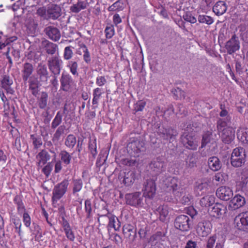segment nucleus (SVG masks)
<instances>
[{
  "mask_svg": "<svg viewBox=\"0 0 248 248\" xmlns=\"http://www.w3.org/2000/svg\"><path fill=\"white\" fill-rule=\"evenodd\" d=\"M156 210L160 215V220L162 222L165 221L169 214L168 206L166 205H160Z\"/></svg>",
  "mask_w": 248,
  "mask_h": 248,
  "instance_id": "58836bf2",
  "label": "nucleus"
},
{
  "mask_svg": "<svg viewBox=\"0 0 248 248\" xmlns=\"http://www.w3.org/2000/svg\"><path fill=\"white\" fill-rule=\"evenodd\" d=\"M62 113L60 111L57 112L54 119L51 123V128L52 129H55L62 123Z\"/></svg>",
  "mask_w": 248,
  "mask_h": 248,
  "instance_id": "a18cd8bd",
  "label": "nucleus"
},
{
  "mask_svg": "<svg viewBox=\"0 0 248 248\" xmlns=\"http://www.w3.org/2000/svg\"><path fill=\"white\" fill-rule=\"evenodd\" d=\"M88 148L93 158L94 159L97 154L96 151V139H94L93 140H90L88 144Z\"/></svg>",
  "mask_w": 248,
  "mask_h": 248,
  "instance_id": "49530a36",
  "label": "nucleus"
},
{
  "mask_svg": "<svg viewBox=\"0 0 248 248\" xmlns=\"http://www.w3.org/2000/svg\"><path fill=\"white\" fill-rule=\"evenodd\" d=\"M225 47L227 53L230 55H232L238 50L240 48V41L238 37L234 34L231 38L226 43Z\"/></svg>",
  "mask_w": 248,
  "mask_h": 248,
  "instance_id": "2eb2a0df",
  "label": "nucleus"
},
{
  "mask_svg": "<svg viewBox=\"0 0 248 248\" xmlns=\"http://www.w3.org/2000/svg\"><path fill=\"white\" fill-rule=\"evenodd\" d=\"M123 8V3L119 0L108 8L109 11H120Z\"/></svg>",
  "mask_w": 248,
  "mask_h": 248,
  "instance_id": "bf43d9fd",
  "label": "nucleus"
},
{
  "mask_svg": "<svg viewBox=\"0 0 248 248\" xmlns=\"http://www.w3.org/2000/svg\"><path fill=\"white\" fill-rule=\"evenodd\" d=\"M68 185V181L64 179L61 183L58 184L54 186L52 197L53 202H56L64 195L67 191Z\"/></svg>",
  "mask_w": 248,
  "mask_h": 248,
  "instance_id": "0eeeda50",
  "label": "nucleus"
},
{
  "mask_svg": "<svg viewBox=\"0 0 248 248\" xmlns=\"http://www.w3.org/2000/svg\"><path fill=\"white\" fill-rule=\"evenodd\" d=\"M216 195L221 200L228 201L232 197L233 192L230 187L221 186L217 189Z\"/></svg>",
  "mask_w": 248,
  "mask_h": 248,
  "instance_id": "f3484780",
  "label": "nucleus"
},
{
  "mask_svg": "<svg viewBox=\"0 0 248 248\" xmlns=\"http://www.w3.org/2000/svg\"><path fill=\"white\" fill-rule=\"evenodd\" d=\"M36 14L43 19L47 20V7H42L39 8L36 11Z\"/></svg>",
  "mask_w": 248,
  "mask_h": 248,
  "instance_id": "680f3d73",
  "label": "nucleus"
},
{
  "mask_svg": "<svg viewBox=\"0 0 248 248\" xmlns=\"http://www.w3.org/2000/svg\"><path fill=\"white\" fill-rule=\"evenodd\" d=\"M231 119L230 116H227L225 118H219L217 121V128L218 132L226 129L227 127L231 123Z\"/></svg>",
  "mask_w": 248,
  "mask_h": 248,
  "instance_id": "473e14b6",
  "label": "nucleus"
},
{
  "mask_svg": "<svg viewBox=\"0 0 248 248\" xmlns=\"http://www.w3.org/2000/svg\"><path fill=\"white\" fill-rule=\"evenodd\" d=\"M146 102L143 100L138 101L134 105V110L136 112L142 111L144 108Z\"/></svg>",
  "mask_w": 248,
  "mask_h": 248,
  "instance_id": "69168bd1",
  "label": "nucleus"
},
{
  "mask_svg": "<svg viewBox=\"0 0 248 248\" xmlns=\"http://www.w3.org/2000/svg\"><path fill=\"white\" fill-rule=\"evenodd\" d=\"M13 84V79L8 75H4L1 81L2 88H6Z\"/></svg>",
  "mask_w": 248,
  "mask_h": 248,
  "instance_id": "8fccbe9b",
  "label": "nucleus"
},
{
  "mask_svg": "<svg viewBox=\"0 0 248 248\" xmlns=\"http://www.w3.org/2000/svg\"><path fill=\"white\" fill-rule=\"evenodd\" d=\"M167 162L162 156H158L154 159L149 165L151 171L155 176L165 172L166 170Z\"/></svg>",
  "mask_w": 248,
  "mask_h": 248,
  "instance_id": "20e7f679",
  "label": "nucleus"
},
{
  "mask_svg": "<svg viewBox=\"0 0 248 248\" xmlns=\"http://www.w3.org/2000/svg\"><path fill=\"white\" fill-rule=\"evenodd\" d=\"M123 231L125 237L129 239V241L133 242L137 236L136 229L132 225L127 224L123 226Z\"/></svg>",
  "mask_w": 248,
  "mask_h": 248,
  "instance_id": "412c9836",
  "label": "nucleus"
},
{
  "mask_svg": "<svg viewBox=\"0 0 248 248\" xmlns=\"http://www.w3.org/2000/svg\"><path fill=\"white\" fill-rule=\"evenodd\" d=\"M48 93L46 92H42L40 97L37 98L38 107L41 109L45 108L47 105Z\"/></svg>",
  "mask_w": 248,
  "mask_h": 248,
  "instance_id": "72a5a7b5",
  "label": "nucleus"
},
{
  "mask_svg": "<svg viewBox=\"0 0 248 248\" xmlns=\"http://www.w3.org/2000/svg\"><path fill=\"white\" fill-rule=\"evenodd\" d=\"M29 90L31 94L35 97H37L39 94V87L41 82L36 78L31 77L28 80Z\"/></svg>",
  "mask_w": 248,
  "mask_h": 248,
  "instance_id": "393cba45",
  "label": "nucleus"
},
{
  "mask_svg": "<svg viewBox=\"0 0 248 248\" xmlns=\"http://www.w3.org/2000/svg\"><path fill=\"white\" fill-rule=\"evenodd\" d=\"M36 74L38 80L42 84H47L49 78V74L46 64L40 62L36 68Z\"/></svg>",
  "mask_w": 248,
  "mask_h": 248,
  "instance_id": "ddd939ff",
  "label": "nucleus"
},
{
  "mask_svg": "<svg viewBox=\"0 0 248 248\" xmlns=\"http://www.w3.org/2000/svg\"><path fill=\"white\" fill-rule=\"evenodd\" d=\"M76 138L73 134L67 136L65 141V145L69 148H73L76 143Z\"/></svg>",
  "mask_w": 248,
  "mask_h": 248,
  "instance_id": "09e8293b",
  "label": "nucleus"
},
{
  "mask_svg": "<svg viewBox=\"0 0 248 248\" xmlns=\"http://www.w3.org/2000/svg\"><path fill=\"white\" fill-rule=\"evenodd\" d=\"M61 161L65 166L69 165L71 163L72 156L71 155L65 150H62L59 154Z\"/></svg>",
  "mask_w": 248,
  "mask_h": 248,
  "instance_id": "4c0bfd02",
  "label": "nucleus"
},
{
  "mask_svg": "<svg viewBox=\"0 0 248 248\" xmlns=\"http://www.w3.org/2000/svg\"><path fill=\"white\" fill-rule=\"evenodd\" d=\"M198 21L201 23H206L207 25H210L213 23V19L208 16L199 15L198 17Z\"/></svg>",
  "mask_w": 248,
  "mask_h": 248,
  "instance_id": "6e6d98bb",
  "label": "nucleus"
},
{
  "mask_svg": "<svg viewBox=\"0 0 248 248\" xmlns=\"http://www.w3.org/2000/svg\"><path fill=\"white\" fill-rule=\"evenodd\" d=\"M208 188V184L206 183H196L194 190L198 195L202 194L205 192Z\"/></svg>",
  "mask_w": 248,
  "mask_h": 248,
  "instance_id": "79ce46f5",
  "label": "nucleus"
},
{
  "mask_svg": "<svg viewBox=\"0 0 248 248\" xmlns=\"http://www.w3.org/2000/svg\"><path fill=\"white\" fill-rule=\"evenodd\" d=\"M62 15V9L60 5L56 4H49L47 5V20H56Z\"/></svg>",
  "mask_w": 248,
  "mask_h": 248,
  "instance_id": "4468645a",
  "label": "nucleus"
},
{
  "mask_svg": "<svg viewBox=\"0 0 248 248\" xmlns=\"http://www.w3.org/2000/svg\"><path fill=\"white\" fill-rule=\"evenodd\" d=\"M67 67L70 68V72L73 75L78 76L77 69L78 64L76 62L71 61L68 62Z\"/></svg>",
  "mask_w": 248,
  "mask_h": 248,
  "instance_id": "13d9d810",
  "label": "nucleus"
},
{
  "mask_svg": "<svg viewBox=\"0 0 248 248\" xmlns=\"http://www.w3.org/2000/svg\"><path fill=\"white\" fill-rule=\"evenodd\" d=\"M238 138L243 142L248 144V129L241 130L237 133Z\"/></svg>",
  "mask_w": 248,
  "mask_h": 248,
  "instance_id": "5fc2aeb1",
  "label": "nucleus"
},
{
  "mask_svg": "<svg viewBox=\"0 0 248 248\" xmlns=\"http://www.w3.org/2000/svg\"><path fill=\"white\" fill-rule=\"evenodd\" d=\"M44 32L49 39L54 42L58 41L61 37L60 30L53 26L46 27L44 30Z\"/></svg>",
  "mask_w": 248,
  "mask_h": 248,
  "instance_id": "dca6fc26",
  "label": "nucleus"
},
{
  "mask_svg": "<svg viewBox=\"0 0 248 248\" xmlns=\"http://www.w3.org/2000/svg\"><path fill=\"white\" fill-rule=\"evenodd\" d=\"M53 164L52 162H48L43 169L42 171L46 177H48L52 170Z\"/></svg>",
  "mask_w": 248,
  "mask_h": 248,
  "instance_id": "338daca9",
  "label": "nucleus"
},
{
  "mask_svg": "<svg viewBox=\"0 0 248 248\" xmlns=\"http://www.w3.org/2000/svg\"><path fill=\"white\" fill-rule=\"evenodd\" d=\"M174 226L175 229L182 232H187L191 228L190 220L189 217L185 215L177 216L174 221Z\"/></svg>",
  "mask_w": 248,
  "mask_h": 248,
  "instance_id": "1a4fd4ad",
  "label": "nucleus"
},
{
  "mask_svg": "<svg viewBox=\"0 0 248 248\" xmlns=\"http://www.w3.org/2000/svg\"><path fill=\"white\" fill-rule=\"evenodd\" d=\"M39 157L40 160L38 162V166H40L41 163L43 165L46 164L47 161L50 159V155L48 152L45 149L42 150L36 155V158Z\"/></svg>",
  "mask_w": 248,
  "mask_h": 248,
  "instance_id": "f704fd0d",
  "label": "nucleus"
},
{
  "mask_svg": "<svg viewBox=\"0 0 248 248\" xmlns=\"http://www.w3.org/2000/svg\"><path fill=\"white\" fill-rule=\"evenodd\" d=\"M227 212V208L226 204L217 202L211 208L210 214L216 218H220L222 216L226 214Z\"/></svg>",
  "mask_w": 248,
  "mask_h": 248,
  "instance_id": "6ab92c4d",
  "label": "nucleus"
},
{
  "mask_svg": "<svg viewBox=\"0 0 248 248\" xmlns=\"http://www.w3.org/2000/svg\"><path fill=\"white\" fill-rule=\"evenodd\" d=\"M105 32L106 33V36L107 38H111L114 34V29L113 26L107 27Z\"/></svg>",
  "mask_w": 248,
  "mask_h": 248,
  "instance_id": "774afa93",
  "label": "nucleus"
},
{
  "mask_svg": "<svg viewBox=\"0 0 248 248\" xmlns=\"http://www.w3.org/2000/svg\"><path fill=\"white\" fill-rule=\"evenodd\" d=\"M88 6V3L86 1L78 0L76 4H73L70 7L71 12L74 13H78L81 10L86 9Z\"/></svg>",
  "mask_w": 248,
  "mask_h": 248,
  "instance_id": "2f4dec72",
  "label": "nucleus"
},
{
  "mask_svg": "<svg viewBox=\"0 0 248 248\" xmlns=\"http://www.w3.org/2000/svg\"><path fill=\"white\" fill-rule=\"evenodd\" d=\"M216 143V140L213 138V132L211 130L204 131L202 135L201 148L205 147L208 143Z\"/></svg>",
  "mask_w": 248,
  "mask_h": 248,
  "instance_id": "c756f323",
  "label": "nucleus"
},
{
  "mask_svg": "<svg viewBox=\"0 0 248 248\" xmlns=\"http://www.w3.org/2000/svg\"><path fill=\"white\" fill-rule=\"evenodd\" d=\"M128 152L132 155L139 156V154L146 150L145 143L139 138H130L127 146Z\"/></svg>",
  "mask_w": 248,
  "mask_h": 248,
  "instance_id": "7ed1b4c3",
  "label": "nucleus"
},
{
  "mask_svg": "<svg viewBox=\"0 0 248 248\" xmlns=\"http://www.w3.org/2000/svg\"><path fill=\"white\" fill-rule=\"evenodd\" d=\"M165 236L164 232L157 231L155 234L152 235L149 239V242L153 243L154 241H159L163 240V238Z\"/></svg>",
  "mask_w": 248,
  "mask_h": 248,
  "instance_id": "de8ad7c7",
  "label": "nucleus"
},
{
  "mask_svg": "<svg viewBox=\"0 0 248 248\" xmlns=\"http://www.w3.org/2000/svg\"><path fill=\"white\" fill-rule=\"evenodd\" d=\"M123 183L126 186H130L132 185L136 179V173L134 171L130 170L124 172L123 175Z\"/></svg>",
  "mask_w": 248,
  "mask_h": 248,
  "instance_id": "c85d7f7f",
  "label": "nucleus"
},
{
  "mask_svg": "<svg viewBox=\"0 0 248 248\" xmlns=\"http://www.w3.org/2000/svg\"><path fill=\"white\" fill-rule=\"evenodd\" d=\"M198 161V156L196 153H191L186 155L185 159V166L187 169L196 167Z\"/></svg>",
  "mask_w": 248,
  "mask_h": 248,
  "instance_id": "bb28decb",
  "label": "nucleus"
},
{
  "mask_svg": "<svg viewBox=\"0 0 248 248\" xmlns=\"http://www.w3.org/2000/svg\"><path fill=\"white\" fill-rule=\"evenodd\" d=\"M171 93L173 95V98L176 100L184 99L186 97L185 92L179 88L172 89Z\"/></svg>",
  "mask_w": 248,
  "mask_h": 248,
  "instance_id": "37998d69",
  "label": "nucleus"
},
{
  "mask_svg": "<svg viewBox=\"0 0 248 248\" xmlns=\"http://www.w3.org/2000/svg\"><path fill=\"white\" fill-rule=\"evenodd\" d=\"M11 220L15 225L16 232H17L19 236H20L21 234V227L22 226L20 219L16 216H13L11 217Z\"/></svg>",
  "mask_w": 248,
  "mask_h": 248,
  "instance_id": "a19ab883",
  "label": "nucleus"
},
{
  "mask_svg": "<svg viewBox=\"0 0 248 248\" xmlns=\"http://www.w3.org/2000/svg\"><path fill=\"white\" fill-rule=\"evenodd\" d=\"M145 198L144 195L140 192L128 193L125 195L126 203L136 207L143 206Z\"/></svg>",
  "mask_w": 248,
  "mask_h": 248,
  "instance_id": "39448f33",
  "label": "nucleus"
},
{
  "mask_svg": "<svg viewBox=\"0 0 248 248\" xmlns=\"http://www.w3.org/2000/svg\"><path fill=\"white\" fill-rule=\"evenodd\" d=\"M215 202V198L212 195H207L202 198L200 204L202 207H208L213 205Z\"/></svg>",
  "mask_w": 248,
  "mask_h": 248,
  "instance_id": "c9c22d12",
  "label": "nucleus"
},
{
  "mask_svg": "<svg viewBox=\"0 0 248 248\" xmlns=\"http://www.w3.org/2000/svg\"><path fill=\"white\" fill-rule=\"evenodd\" d=\"M65 129V126L64 125H61L57 128L52 138L53 142L58 141L60 139L61 136L64 133Z\"/></svg>",
  "mask_w": 248,
  "mask_h": 248,
  "instance_id": "c03bdc74",
  "label": "nucleus"
},
{
  "mask_svg": "<svg viewBox=\"0 0 248 248\" xmlns=\"http://www.w3.org/2000/svg\"><path fill=\"white\" fill-rule=\"evenodd\" d=\"M42 48L47 54L53 55L58 51V46L57 44L45 39L41 42Z\"/></svg>",
  "mask_w": 248,
  "mask_h": 248,
  "instance_id": "4be33fe9",
  "label": "nucleus"
},
{
  "mask_svg": "<svg viewBox=\"0 0 248 248\" xmlns=\"http://www.w3.org/2000/svg\"><path fill=\"white\" fill-rule=\"evenodd\" d=\"M209 168L214 171H217L220 170L222 167V163L217 156H213L210 157L207 162Z\"/></svg>",
  "mask_w": 248,
  "mask_h": 248,
  "instance_id": "cd10ccee",
  "label": "nucleus"
},
{
  "mask_svg": "<svg viewBox=\"0 0 248 248\" xmlns=\"http://www.w3.org/2000/svg\"><path fill=\"white\" fill-rule=\"evenodd\" d=\"M62 61L58 56L49 58L47 65L51 73L54 75H59L62 69Z\"/></svg>",
  "mask_w": 248,
  "mask_h": 248,
  "instance_id": "9b49d317",
  "label": "nucleus"
},
{
  "mask_svg": "<svg viewBox=\"0 0 248 248\" xmlns=\"http://www.w3.org/2000/svg\"><path fill=\"white\" fill-rule=\"evenodd\" d=\"M184 127H185L184 132H182L180 137L181 143L186 148L196 150L198 144L194 131L198 127L197 123L189 121L186 123Z\"/></svg>",
  "mask_w": 248,
  "mask_h": 248,
  "instance_id": "f257e3e1",
  "label": "nucleus"
},
{
  "mask_svg": "<svg viewBox=\"0 0 248 248\" xmlns=\"http://www.w3.org/2000/svg\"><path fill=\"white\" fill-rule=\"evenodd\" d=\"M235 227L238 230L248 232V211L236 216L234 219Z\"/></svg>",
  "mask_w": 248,
  "mask_h": 248,
  "instance_id": "423d86ee",
  "label": "nucleus"
},
{
  "mask_svg": "<svg viewBox=\"0 0 248 248\" xmlns=\"http://www.w3.org/2000/svg\"><path fill=\"white\" fill-rule=\"evenodd\" d=\"M183 17L185 20L191 23H195L197 22V19L193 16L190 12H186L183 15Z\"/></svg>",
  "mask_w": 248,
  "mask_h": 248,
  "instance_id": "e2e57ef3",
  "label": "nucleus"
},
{
  "mask_svg": "<svg viewBox=\"0 0 248 248\" xmlns=\"http://www.w3.org/2000/svg\"><path fill=\"white\" fill-rule=\"evenodd\" d=\"M30 139L32 141L34 149L37 150L42 145L43 142L42 138L40 136L36 134H31L30 135Z\"/></svg>",
  "mask_w": 248,
  "mask_h": 248,
  "instance_id": "ea45409f",
  "label": "nucleus"
},
{
  "mask_svg": "<svg viewBox=\"0 0 248 248\" xmlns=\"http://www.w3.org/2000/svg\"><path fill=\"white\" fill-rule=\"evenodd\" d=\"M109 222L108 225V227L113 228L115 231H119L121 227V222L119 219L114 215L108 216Z\"/></svg>",
  "mask_w": 248,
  "mask_h": 248,
  "instance_id": "e433bc0d",
  "label": "nucleus"
},
{
  "mask_svg": "<svg viewBox=\"0 0 248 248\" xmlns=\"http://www.w3.org/2000/svg\"><path fill=\"white\" fill-rule=\"evenodd\" d=\"M61 90L69 92L72 88L73 80L69 74H62L60 79Z\"/></svg>",
  "mask_w": 248,
  "mask_h": 248,
  "instance_id": "b1692460",
  "label": "nucleus"
},
{
  "mask_svg": "<svg viewBox=\"0 0 248 248\" xmlns=\"http://www.w3.org/2000/svg\"><path fill=\"white\" fill-rule=\"evenodd\" d=\"M101 89L99 88H96L93 91V99L92 103L93 105H98V100L102 95Z\"/></svg>",
  "mask_w": 248,
  "mask_h": 248,
  "instance_id": "603ef678",
  "label": "nucleus"
},
{
  "mask_svg": "<svg viewBox=\"0 0 248 248\" xmlns=\"http://www.w3.org/2000/svg\"><path fill=\"white\" fill-rule=\"evenodd\" d=\"M85 211L87 213L86 218H90L92 212V202L90 199H87L85 201Z\"/></svg>",
  "mask_w": 248,
  "mask_h": 248,
  "instance_id": "864d4df0",
  "label": "nucleus"
},
{
  "mask_svg": "<svg viewBox=\"0 0 248 248\" xmlns=\"http://www.w3.org/2000/svg\"><path fill=\"white\" fill-rule=\"evenodd\" d=\"M196 231L197 233L202 237L207 236L211 231L210 222L206 221L199 222Z\"/></svg>",
  "mask_w": 248,
  "mask_h": 248,
  "instance_id": "5701e85b",
  "label": "nucleus"
},
{
  "mask_svg": "<svg viewBox=\"0 0 248 248\" xmlns=\"http://www.w3.org/2000/svg\"><path fill=\"white\" fill-rule=\"evenodd\" d=\"M157 133L160 137L164 140H169L170 143L176 139L178 135L176 129L171 127H159Z\"/></svg>",
  "mask_w": 248,
  "mask_h": 248,
  "instance_id": "6e6552de",
  "label": "nucleus"
},
{
  "mask_svg": "<svg viewBox=\"0 0 248 248\" xmlns=\"http://www.w3.org/2000/svg\"><path fill=\"white\" fill-rule=\"evenodd\" d=\"M239 186L246 195H248V177H245L244 179L242 178V181L240 182Z\"/></svg>",
  "mask_w": 248,
  "mask_h": 248,
  "instance_id": "3c124183",
  "label": "nucleus"
},
{
  "mask_svg": "<svg viewBox=\"0 0 248 248\" xmlns=\"http://www.w3.org/2000/svg\"><path fill=\"white\" fill-rule=\"evenodd\" d=\"M73 48V47L70 46L65 47L63 54L64 59L68 60L72 58L73 54L72 50V49Z\"/></svg>",
  "mask_w": 248,
  "mask_h": 248,
  "instance_id": "052dcab7",
  "label": "nucleus"
},
{
  "mask_svg": "<svg viewBox=\"0 0 248 248\" xmlns=\"http://www.w3.org/2000/svg\"><path fill=\"white\" fill-rule=\"evenodd\" d=\"M246 150L241 147L234 148L230 157V164L234 168H240L244 165L246 161Z\"/></svg>",
  "mask_w": 248,
  "mask_h": 248,
  "instance_id": "f03ea898",
  "label": "nucleus"
},
{
  "mask_svg": "<svg viewBox=\"0 0 248 248\" xmlns=\"http://www.w3.org/2000/svg\"><path fill=\"white\" fill-rule=\"evenodd\" d=\"M222 132L221 139L222 142L225 144H230L234 139L235 131L231 127L227 128Z\"/></svg>",
  "mask_w": 248,
  "mask_h": 248,
  "instance_id": "a878e982",
  "label": "nucleus"
},
{
  "mask_svg": "<svg viewBox=\"0 0 248 248\" xmlns=\"http://www.w3.org/2000/svg\"><path fill=\"white\" fill-rule=\"evenodd\" d=\"M156 177L147 179L144 183L143 190L145 197L152 199L154 197L156 190L155 180Z\"/></svg>",
  "mask_w": 248,
  "mask_h": 248,
  "instance_id": "9d476101",
  "label": "nucleus"
},
{
  "mask_svg": "<svg viewBox=\"0 0 248 248\" xmlns=\"http://www.w3.org/2000/svg\"><path fill=\"white\" fill-rule=\"evenodd\" d=\"M201 243L200 242L194 241L192 240L187 241L185 248H199L201 247Z\"/></svg>",
  "mask_w": 248,
  "mask_h": 248,
  "instance_id": "0e129e2a",
  "label": "nucleus"
},
{
  "mask_svg": "<svg viewBox=\"0 0 248 248\" xmlns=\"http://www.w3.org/2000/svg\"><path fill=\"white\" fill-rule=\"evenodd\" d=\"M246 203L245 198L240 194H236L230 202L228 205L229 210H235L243 207Z\"/></svg>",
  "mask_w": 248,
  "mask_h": 248,
  "instance_id": "a211bd4d",
  "label": "nucleus"
},
{
  "mask_svg": "<svg viewBox=\"0 0 248 248\" xmlns=\"http://www.w3.org/2000/svg\"><path fill=\"white\" fill-rule=\"evenodd\" d=\"M227 6L226 3L223 1L217 2L213 7V11L217 16H220L226 12Z\"/></svg>",
  "mask_w": 248,
  "mask_h": 248,
  "instance_id": "7c9ffc66",
  "label": "nucleus"
},
{
  "mask_svg": "<svg viewBox=\"0 0 248 248\" xmlns=\"http://www.w3.org/2000/svg\"><path fill=\"white\" fill-rule=\"evenodd\" d=\"M164 184L167 187L172 190L174 195L179 193L182 189L180 181L177 177L169 176L163 180Z\"/></svg>",
  "mask_w": 248,
  "mask_h": 248,
  "instance_id": "f8f14e48",
  "label": "nucleus"
},
{
  "mask_svg": "<svg viewBox=\"0 0 248 248\" xmlns=\"http://www.w3.org/2000/svg\"><path fill=\"white\" fill-rule=\"evenodd\" d=\"M34 70L33 65L29 62H26L23 64L22 78L24 82H26L31 77Z\"/></svg>",
  "mask_w": 248,
  "mask_h": 248,
  "instance_id": "aec40b11",
  "label": "nucleus"
},
{
  "mask_svg": "<svg viewBox=\"0 0 248 248\" xmlns=\"http://www.w3.org/2000/svg\"><path fill=\"white\" fill-rule=\"evenodd\" d=\"M73 193L75 194L79 192L82 188L83 182L81 179H78L73 180Z\"/></svg>",
  "mask_w": 248,
  "mask_h": 248,
  "instance_id": "4d7b16f0",
  "label": "nucleus"
}]
</instances>
